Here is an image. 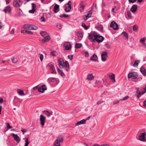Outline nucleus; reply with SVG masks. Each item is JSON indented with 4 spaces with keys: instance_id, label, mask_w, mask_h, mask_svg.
Returning a JSON list of instances; mask_svg holds the SVG:
<instances>
[{
    "instance_id": "nucleus-15",
    "label": "nucleus",
    "mask_w": 146,
    "mask_h": 146,
    "mask_svg": "<svg viewBox=\"0 0 146 146\" xmlns=\"http://www.w3.org/2000/svg\"><path fill=\"white\" fill-rule=\"evenodd\" d=\"M92 11L90 10L88 11V14L83 17V18L85 20H86L88 19L89 18L91 17V15L92 14Z\"/></svg>"
},
{
    "instance_id": "nucleus-27",
    "label": "nucleus",
    "mask_w": 146,
    "mask_h": 146,
    "mask_svg": "<svg viewBox=\"0 0 146 146\" xmlns=\"http://www.w3.org/2000/svg\"><path fill=\"white\" fill-rule=\"evenodd\" d=\"M40 34L42 36H50L45 31L40 32Z\"/></svg>"
},
{
    "instance_id": "nucleus-48",
    "label": "nucleus",
    "mask_w": 146,
    "mask_h": 146,
    "mask_svg": "<svg viewBox=\"0 0 146 146\" xmlns=\"http://www.w3.org/2000/svg\"><path fill=\"white\" fill-rule=\"evenodd\" d=\"M146 92V86H145V87L144 88V90L143 91L140 92L141 93V95H142L143 94H144L145 92Z\"/></svg>"
},
{
    "instance_id": "nucleus-46",
    "label": "nucleus",
    "mask_w": 146,
    "mask_h": 146,
    "mask_svg": "<svg viewBox=\"0 0 146 146\" xmlns=\"http://www.w3.org/2000/svg\"><path fill=\"white\" fill-rule=\"evenodd\" d=\"M93 146H110V145L108 144H102L100 145L98 144H96L93 145Z\"/></svg>"
},
{
    "instance_id": "nucleus-28",
    "label": "nucleus",
    "mask_w": 146,
    "mask_h": 146,
    "mask_svg": "<svg viewBox=\"0 0 146 146\" xmlns=\"http://www.w3.org/2000/svg\"><path fill=\"white\" fill-rule=\"evenodd\" d=\"M140 71L142 74L144 76H146V69L144 68H141Z\"/></svg>"
},
{
    "instance_id": "nucleus-58",
    "label": "nucleus",
    "mask_w": 146,
    "mask_h": 146,
    "mask_svg": "<svg viewBox=\"0 0 146 146\" xmlns=\"http://www.w3.org/2000/svg\"><path fill=\"white\" fill-rule=\"evenodd\" d=\"M68 57L69 59L71 60L73 59V56L72 55H68Z\"/></svg>"
},
{
    "instance_id": "nucleus-61",
    "label": "nucleus",
    "mask_w": 146,
    "mask_h": 146,
    "mask_svg": "<svg viewBox=\"0 0 146 146\" xmlns=\"http://www.w3.org/2000/svg\"><path fill=\"white\" fill-rule=\"evenodd\" d=\"M137 94H136V96L137 97V98H139V97H140L141 96V93H140V92H139L138 93L137 92Z\"/></svg>"
},
{
    "instance_id": "nucleus-53",
    "label": "nucleus",
    "mask_w": 146,
    "mask_h": 146,
    "mask_svg": "<svg viewBox=\"0 0 146 146\" xmlns=\"http://www.w3.org/2000/svg\"><path fill=\"white\" fill-rule=\"evenodd\" d=\"M82 25L83 27H84L86 29H87L88 28V27L86 26V25L84 23H82Z\"/></svg>"
},
{
    "instance_id": "nucleus-41",
    "label": "nucleus",
    "mask_w": 146,
    "mask_h": 146,
    "mask_svg": "<svg viewBox=\"0 0 146 146\" xmlns=\"http://www.w3.org/2000/svg\"><path fill=\"white\" fill-rule=\"evenodd\" d=\"M82 37H75L74 39L77 42H78L82 39Z\"/></svg>"
},
{
    "instance_id": "nucleus-56",
    "label": "nucleus",
    "mask_w": 146,
    "mask_h": 146,
    "mask_svg": "<svg viewBox=\"0 0 146 146\" xmlns=\"http://www.w3.org/2000/svg\"><path fill=\"white\" fill-rule=\"evenodd\" d=\"M106 46L107 48L109 49L110 48H111V45L110 44H107V43L106 44Z\"/></svg>"
},
{
    "instance_id": "nucleus-21",
    "label": "nucleus",
    "mask_w": 146,
    "mask_h": 146,
    "mask_svg": "<svg viewBox=\"0 0 146 146\" xmlns=\"http://www.w3.org/2000/svg\"><path fill=\"white\" fill-rule=\"evenodd\" d=\"M137 8V5H133L131 9V11L133 13H134L136 11Z\"/></svg>"
},
{
    "instance_id": "nucleus-59",
    "label": "nucleus",
    "mask_w": 146,
    "mask_h": 146,
    "mask_svg": "<svg viewBox=\"0 0 146 146\" xmlns=\"http://www.w3.org/2000/svg\"><path fill=\"white\" fill-rule=\"evenodd\" d=\"M21 131L23 132V134L24 135L25 133L27 131V130L23 129H21Z\"/></svg>"
},
{
    "instance_id": "nucleus-34",
    "label": "nucleus",
    "mask_w": 146,
    "mask_h": 146,
    "mask_svg": "<svg viewBox=\"0 0 146 146\" xmlns=\"http://www.w3.org/2000/svg\"><path fill=\"white\" fill-rule=\"evenodd\" d=\"M127 14L129 19H132L133 18V17L131 15V12L129 10L127 11Z\"/></svg>"
},
{
    "instance_id": "nucleus-9",
    "label": "nucleus",
    "mask_w": 146,
    "mask_h": 146,
    "mask_svg": "<svg viewBox=\"0 0 146 146\" xmlns=\"http://www.w3.org/2000/svg\"><path fill=\"white\" fill-rule=\"evenodd\" d=\"M64 47L65 48V50H69L71 48V45L69 42H66L64 44Z\"/></svg>"
},
{
    "instance_id": "nucleus-42",
    "label": "nucleus",
    "mask_w": 146,
    "mask_h": 146,
    "mask_svg": "<svg viewBox=\"0 0 146 146\" xmlns=\"http://www.w3.org/2000/svg\"><path fill=\"white\" fill-rule=\"evenodd\" d=\"M121 35H123L124 36H128V34H127L125 32H122L121 34Z\"/></svg>"
},
{
    "instance_id": "nucleus-14",
    "label": "nucleus",
    "mask_w": 146,
    "mask_h": 146,
    "mask_svg": "<svg viewBox=\"0 0 146 146\" xmlns=\"http://www.w3.org/2000/svg\"><path fill=\"white\" fill-rule=\"evenodd\" d=\"M49 67L51 71V73L56 74V72L54 66L52 64H50V65Z\"/></svg>"
},
{
    "instance_id": "nucleus-38",
    "label": "nucleus",
    "mask_w": 146,
    "mask_h": 146,
    "mask_svg": "<svg viewBox=\"0 0 146 146\" xmlns=\"http://www.w3.org/2000/svg\"><path fill=\"white\" fill-rule=\"evenodd\" d=\"M89 36H101L99 35H98L97 33L94 32V33L92 35V36H91L90 35Z\"/></svg>"
},
{
    "instance_id": "nucleus-11",
    "label": "nucleus",
    "mask_w": 146,
    "mask_h": 146,
    "mask_svg": "<svg viewBox=\"0 0 146 146\" xmlns=\"http://www.w3.org/2000/svg\"><path fill=\"white\" fill-rule=\"evenodd\" d=\"M46 118L42 115H40V123L41 125H44V124Z\"/></svg>"
},
{
    "instance_id": "nucleus-63",
    "label": "nucleus",
    "mask_w": 146,
    "mask_h": 146,
    "mask_svg": "<svg viewBox=\"0 0 146 146\" xmlns=\"http://www.w3.org/2000/svg\"><path fill=\"white\" fill-rule=\"evenodd\" d=\"M78 36H83V35L82 33H78Z\"/></svg>"
},
{
    "instance_id": "nucleus-57",
    "label": "nucleus",
    "mask_w": 146,
    "mask_h": 146,
    "mask_svg": "<svg viewBox=\"0 0 146 146\" xmlns=\"http://www.w3.org/2000/svg\"><path fill=\"white\" fill-rule=\"evenodd\" d=\"M15 29H14V28L12 29L10 32L11 34H13L15 33Z\"/></svg>"
},
{
    "instance_id": "nucleus-13",
    "label": "nucleus",
    "mask_w": 146,
    "mask_h": 146,
    "mask_svg": "<svg viewBox=\"0 0 146 146\" xmlns=\"http://www.w3.org/2000/svg\"><path fill=\"white\" fill-rule=\"evenodd\" d=\"M11 135L13 136L15 140L18 143H19L20 142L21 139L19 137L17 134H15L14 133H12L11 134Z\"/></svg>"
},
{
    "instance_id": "nucleus-26",
    "label": "nucleus",
    "mask_w": 146,
    "mask_h": 146,
    "mask_svg": "<svg viewBox=\"0 0 146 146\" xmlns=\"http://www.w3.org/2000/svg\"><path fill=\"white\" fill-rule=\"evenodd\" d=\"M109 78L112 80L113 83L115 82V75L112 73L110 74L109 76Z\"/></svg>"
},
{
    "instance_id": "nucleus-35",
    "label": "nucleus",
    "mask_w": 146,
    "mask_h": 146,
    "mask_svg": "<svg viewBox=\"0 0 146 146\" xmlns=\"http://www.w3.org/2000/svg\"><path fill=\"white\" fill-rule=\"evenodd\" d=\"M17 92L20 95H25V93L22 90L19 89H18Z\"/></svg>"
},
{
    "instance_id": "nucleus-64",
    "label": "nucleus",
    "mask_w": 146,
    "mask_h": 146,
    "mask_svg": "<svg viewBox=\"0 0 146 146\" xmlns=\"http://www.w3.org/2000/svg\"><path fill=\"white\" fill-rule=\"evenodd\" d=\"M27 30H22L21 31V32L22 33H24L26 34Z\"/></svg>"
},
{
    "instance_id": "nucleus-49",
    "label": "nucleus",
    "mask_w": 146,
    "mask_h": 146,
    "mask_svg": "<svg viewBox=\"0 0 146 146\" xmlns=\"http://www.w3.org/2000/svg\"><path fill=\"white\" fill-rule=\"evenodd\" d=\"M129 98V96H125V97L123 98L120 99V100H119V101L120 100H127V99H128Z\"/></svg>"
},
{
    "instance_id": "nucleus-51",
    "label": "nucleus",
    "mask_w": 146,
    "mask_h": 146,
    "mask_svg": "<svg viewBox=\"0 0 146 146\" xmlns=\"http://www.w3.org/2000/svg\"><path fill=\"white\" fill-rule=\"evenodd\" d=\"M56 51H53L51 52V55L52 56H56Z\"/></svg>"
},
{
    "instance_id": "nucleus-4",
    "label": "nucleus",
    "mask_w": 146,
    "mask_h": 146,
    "mask_svg": "<svg viewBox=\"0 0 146 146\" xmlns=\"http://www.w3.org/2000/svg\"><path fill=\"white\" fill-rule=\"evenodd\" d=\"M63 138L61 136H59L54 143V146H60V143L63 142Z\"/></svg>"
},
{
    "instance_id": "nucleus-24",
    "label": "nucleus",
    "mask_w": 146,
    "mask_h": 146,
    "mask_svg": "<svg viewBox=\"0 0 146 146\" xmlns=\"http://www.w3.org/2000/svg\"><path fill=\"white\" fill-rule=\"evenodd\" d=\"M64 67L65 68V70L67 71L69 69V63L67 61H66L64 63Z\"/></svg>"
},
{
    "instance_id": "nucleus-29",
    "label": "nucleus",
    "mask_w": 146,
    "mask_h": 146,
    "mask_svg": "<svg viewBox=\"0 0 146 146\" xmlns=\"http://www.w3.org/2000/svg\"><path fill=\"white\" fill-rule=\"evenodd\" d=\"M98 59L97 56L95 54H94L90 58V60L93 61H96Z\"/></svg>"
},
{
    "instance_id": "nucleus-19",
    "label": "nucleus",
    "mask_w": 146,
    "mask_h": 146,
    "mask_svg": "<svg viewBox=\"0 0 146 146\" xmlns=\"http://www.w3.org/2000/svg\"><path fill=\"white\" fill-rule=\"evenodd\" d=\"M32 10L29 11V12L30 13H33L35 11V8L36 7L35 5V3H32Z\"/></svg>"
},
{
    "instance_id": "nucleus-5",
    "label": "nucleus",
    "mask_w": 146,
    "mask_h": 146,
    "mask_svg": "<svg viewBox=\"0 0 146 146\" xmlns=\"http://www.w3.org/2000/svg\"><path fill=\"white\" fill-rule=\"evenodd\" d=\"M138 139L141 141H146V132L141 133Z\"/></svg>"
},
{
    "instance_id": "nucleus-2",
    "label": "nucleus",
    "mask_w": 146,
    "mask_h": 146,
    "mask_svg": "<svg viewBox=\"0 0 146 146\" xmlns=\"http://www.w3.org/2000/svg\"><path fill=\"white\" fill-rule=\"evenodd\" d=\"M23 27L24 29L28 30H36L38 29L36 26L29 24L24 25Z\"/></svg>"
},
{
    "instance_id": "nucleus-33",
    "label": "nucleus",
    "mask_w": 146,
    "mask_h": 146,
    "mask_svg": "<svg viewBox=\"0 0 146 146\" xmlns=\"http://www.w3.org/2000/svg\"><path fill=\"white\" fill-rule=\"evenodd\" d=\"M139 62V60H135L134 62V64L133 65V66L135 67H137L138 66Z\"/></svg>"
},
{
    "instance_id": "nucleus-52",
    "label": "nucleus",
    "mask_w": 146,
    "mask_h": 146,
    "mask_svg": "<svg viewBox=\"0 0 146 146\" xmlns=\"http://www.w3.org/2000/svg\"><path fill=\"white\" fill-rule=\"evenodd\" d=\"M7 127L8 128V129H10L12 128V127L11 126L9 123H7Z\"/></svg>"
},
{
    "instance_id": "nucleus-7",
    "label": "nucleus",
    "mask_w": 146,
    "mask_h": 146,
    "mask_svg": "<svg viewBox=\"0 0 146 146\" xmlns=\"http://www.w3.org/2000/svg\"><path fill=\"white\" fill-rule=\"evenodd\" d=\"M23 4V2L20 0H14L13 1V5L14 7H19L21 6Z\"/></svg>"
},
{
    "instance_id": "nucleus-1",
    "label": "nucleus",
    "mask_w": 146,
    "mask_h": 146,
    "mask_svg": "<svg viewBox=\"0 0 146 146\" xmlns=\"http://www.w3.org/2000/svg\"><path fill=\"white\" fill-rule=\"evenodd\" d=\"M88 38L92 42L100 43L104 40V37H88Z\"/></svg>"
},
{
    "instance_id": "nucleus-31",
    "label": "nucleus",
    "mask_w": 146,
    "mask_h": 146,
    "mask_svg": "<svg viewBox=\"0 0 146 146\" xmlns=\"http://www.w3.org/2000/svg\"><path fill=\"white\" fill-rule=\"evenodd\" d=\"M56 79V78L54 77H50L49 78L47 79V82L49 83H50L51 82H54Z\"/></svg>"
},
{
    "instance_id": "nucleus-47",
    "label": "nucleus",
    "mask_w": 146,
    "mask_h": 146,
    "mask_svg": "<svg viewBox=\"0 0 146 146\" xmlns=\"http://www.w3.org/2000/svg\"><path fill=\"white\" fill-rule=\"evenodd\" d=\"M146 92V86H145V87L144 88V90L143 91L140 92L141 93V95H142L143 94H144L145 92Z\"/></svg>"
},
{
    "instance_id": "nucleus-37",
    "label": "nucleus",
    "mask_w": 146,
    "mask_h": 146,
    "mask_svg": "<svg viewBox=\"0 0 146 146\" xmlns=\"http://www.w3.org/2000/svg\"><path fill=\"white\" fill-rule=\"evenodd\" d=\"M59 17H64V18H67L69 17V15L68 14H66L65 13H63V14H61L60 16Z\"/></svg>"
},
{
    "instance_id": "nucleus-25",
    "label": "nucleus",
    "mask_w": 146,
    "mask_h": 146,
    "mask_svg": "<svg viewBox=\"0 0 146 146\" xmlns=\"http://www.w3.org/2000/svg\"><path fill=\"white\" fill-rule=\"evenodd\" d=\"M94 77L93 75L92 74H89L86 79V80H92L94 78Z\"/></svg>"
},
{
    "instance_id": "nucleus-30",
    "label": "nucleus",
    "mask_w": 146,
    "mask_h": 146,
    "mask_svg": "<svg viewBox=\"0 0 146 146\" xmlns=\"http://www.w3.org/2000/svg\"><path fill=\"white\" fill-rule=\"evenodd\" d=\"M58 72L62 77L63 78L65 77V75L64 74L63 71L62 70H60L59 68H58Z\"/></svg>"
},
{
    "instance_id": "nucleus-55",
    "label": "nucleus",
    "mask_w": 146,
    "mask_h": 146,
    "mask_svg": "<svg viewBox=\"0 0 146 146\" xmlns=\"http://www.w3.org/2000/svg\"><path fill=\"white\" fill-rule=\"evenodd\" d=\"M137 0H128V1L130 3H134L137 1Z\"/></svg>"
},
{
    "instance_id": "nucleus-40",
    "label": "nucleus",
    "mask_w": 146,
    "mask_h": 146,
    "mask_svg": "<svg viewBox=\"0 0 146 146\" xmlns=\"http://www.w3.org/2000/svg\"><path fill=\"white\" fill-rule=\"evenodd\" d=\"M30 143V142L28 141V138H27L25 140V146H28L29 144Z\"/></svg>"
},
{
    "instance_id": "nucleus-36",
    "label": "nucleus",
    "mask_w": 146,
    "mask_h": 146,
    "mask_svg": "<svg viewBox=\"0 0 146 146\" xmlns=\"http://www.w3.org/2000/svg\"><path fill=\"white\" fill-rule=\"evenodd\" d=\"M43 112L48 117H49L50 115H52L51 113L49 112L47 110L44 111Z\"/></svg>"
},
{
    "instance_id": "nucleus-22",
    "label": "nucleus",
    "mask_w": 146,
    "mask_h": 146,
    "mask_svg": "<svg viewBox=\"0 0 146 146\" xmlns=\"http://www.w3.org/2000/svg\"><path fill=\"white\" fill-rule=\"evenodd\" d=\"M79 6H80V8L82 9L81 10H80L81 12L83 11L85 7V6L84 4V2L83 1H81L80 2Z\"/></svg>"
},
{
    "instance_id": "nucleus-18",
    "label": "nucleus",
    "mask_w": 146,
    "mask_h": 146,
    "mask_svg": "<svg viewBox=\"0 0 146 146\" xmlns=\"http://www.w3.org/2000/svg\"><path fill=\"white\" fill-rule=\"evenodd\" d=\"M11 10L10 7L9 6H8L5 7L4 11L5 13H10L11 12Z\"/></svg>"
},
{
    "instance_id": "nucleus-10",
    "label": "nucleus",
    "mask_w": 146,
    "mask_h": 146,
    "mask_svg": "<svg viewBox=\"0 0 146 146\" xmlns=\"http://www.w3.org/2000/svg\"><path fill=\"white\" fill-rule=\"evenodd\" d=\"M110 27L114 30L118 29V25L114 21H112L111 22Z\"/></svg>"
},
{
    "instance_id": "nucleus-16",
    "label": "nucleus",
    "mask_w": 146,
    "mask_h": 146,
    "mask_svg": "<svg viewBox=\"0 0 146 146\" xmlns=\"http://www.w3.org/2000/svg\"><path fill=\"white\" fill-rule=\"evenodd\" d=\"M102 60V61H106V58H103V56L107 57V53L106 52H103L101 54Z\"/></svg>"
},
{
    "instance_id": "nucleus-8",
    "label": "nucleus",
    "mask_w": 146,
    "mask_h": 146,
    "mask_svg": "<svg viewBox=\"0 0 146 146\" xmlns=\"http://www.w3.org/2000/svg\"><path fill=\"white\" fill-rule=\"evenodd\" d=\"M58 65L60 68L64 67V62L63 59L62 58H59L58 60Z\"/></svg>"
},
{
    "instance_id": "nucleus-43",
    "label": "nucleus",
    "mask_w": 146,
    "mask_h": 146,
    "mask_svg": "<svg viewBox=\"0 0 146 146\" xmlns=\"http://www.w3.org/2000/svg\"><path fill=\"white\" fill-rule=\"evenodd\" d=\"M12 62L14 63H16L17 61V58L15 57H13L12 58Z\"/></svg>"
},
{
    "instance_id": "nucleus-39",
    "label": "nucleus",
    "mask_w": 146,
    "mask_h": 146,
    "mask_svg": "<svg viewBox=\"0 0 146 146\" xmlns=\"http://www.w3.org/2000/svg\"><path fill=\"white\" fill-rule=\"evenodd\" d=\"M146 39V38H145V37H144V38H141L140 39V42H141L143 44L144 43H145V40Z\"/></svg>"
},
{
    "instance_id": "nucleus-54",
    "label": "nucleus",
    "mask_w": 146,
    "mask_h": 146,
    "mask_svg": "<svg viewBox=\"0 0 146 146\" xmlns=\"http://www.w3.org/2000/svg\"><path fill=\"white\" fill-rule=\"evenodd\" d=\"M85 55L86 57H88L89 56V54L87 51H86L85 52Z\"/></svg>"
},
{
    "instance_id": "nucleus-6",
    "label": "nucleus",
    "mask_w": 146,
    "mask_h": 146,
    "mask_svg": "<svg viewBox=\"0 0 146 146\" xmlns=\"http://www.w3.org/2000/svg\"><path fill=\"white\" fill-rule=\"evenodd\" d=\"M71 2L70 1L65 5V11L66 12H69L71 9Z\"/></svg>"
},
{
    "instance_id": "nucleus-50",
    "label": "nucleus",
    "mask_w": 146,
    "mask_h": 146,
    "mask_svg": "<svg viewBox=\"0 0 146 146\" xmlns=\"http://www.w3.org/2000/svg\"><path fill=\"white\" fill-rule=\"evenodd\" d=\"M39 55L40 56V58L41 61H42L44 58V56L43 54H39Z\"/></svg>"
},
{
    "instance_id": "nucleus-44",
    "label": "nucleus",
    "mask_w": 146,
    "mask_h": 146,
    "mask_svg": "<svg viewBox=\"0 0 146 146\" xmlns=\"http://www.w3.org/2000/svg\"><path fill=\"white\" fill-rule=\"evenodd\" d=\"M97 29L99 31H102L103 30V27L102 25H100L97 27Z\"/></svg>"
},
{
    "instance_id": "nucleus-23",
    "label": "nucleus",
    "mask_w": 146,
    "mask_h": 146,
    "mask_svg": "<svg viewBox=\"0 0 146 146\" xmlns=\"http://www.w3.org/2000/svg\"><path fill=\"white\" fill-rule=\"evenodd\" d=\"M59 10V5L56 4L54 6L53 9V11L55 13H57Z\"/></svg>"
},
{
    "instance_id": "nucleus-3",
    "label": "nucleus",
    "mask_w": 146,
    "mask_h": 146,
    "mask_svg": "<svg viewBox=\"0 0 146 146\" xmlns=\"http://www.w3.org/2000/svg\"><path fill=\"white\" fill-rule=\"evenodd\" d=\"M128 78H131L133 79H138L139 78L137 73L135 72H130L128 74Z\"/></svg>"
},
{
    "instance_id": "nucleus-12",
    "label": "nucleus",
    "mask_w": 146,
    "mask_h": 146,
    "mask_svg": "<svg viewBox=\"0 0 146 146\" xmlns=\"http://www.w3.org/2000/svg\"><path fill=\"white\" fill-rule=\"evenodd\" d=\"M47 90L46 86L44 84L38 88V91L39 92L43 93L44 91Z\"/></svg>"
},
{
    "instance_id": "nucleus-45",
    "label": "nucleus",
    "mask_w": 146,
    "mask_h": 146,
    "mask_svg": "<svg viewBox=\"0 0 146 146\" xmlns=\"http://www.w3.org/2000/svg\"><path fill=\"white\" fill-rule=\"evenodd\" d=\"M133 30L134 31L136 32L137 30V26L135 25H134L133 27Z\"/></svg>"
},
{
    "instance_id": "nucleus-20",
    "label": "nucleus",
    "mask_w": 146,
    "mask_h": 146,
    "mask_svg": "<svg viewBox=\"0 0 146 146\" xmlns=\"http://www.w3.org/2000/svg\"><path fill=\"white\" fill-rule=\"evenodd\" d=\"M50 39V37H44V38L42 39L40 42L41 43H44L47 42Z\"/></svg>"
},
{
    "instance_id": "nucleus-17",
    "label": "nucleus",
    "mask_w": 146,
    "mask_h": 146,
    "mask_svg": "<svg viewBox=\"0 0 146 146\" xmlns=\"http://www.w3.org/2000/svg\"><path fill=\"white\" fill-rule=\"evenodd\" d=\"M86 123V120H85V119H83L77 122L75 124V125L76 126H78L81 124H85Z\"/></svg>"
},
{
    "instance_id": "nucleus-32",
    "label": "nucleus",
    "mask_w": 146,
    "mask_h": 146,
    "mask_svg": "<svg viewBox=\"0 0 146 146\" xmlns=\"http://www.w3.org/2000/svg\"><path fill=\"white\" fill-rule=\"evenodd\" d=\"M82 44L81 43H76L75 45V47L76 48H79L82 46Z\"/></svg>"
},
{
    "instance_id": "nucleus-62",
    "label": "nucleus",
    "mask_w": 146,
    "mask_h": 146,
    "mask_svg": "<svg viewBox=\"0 0 146 146\" xmlns=\"http://www.w3.org/2000/svg\"><path fill=\"white\" fill-rule=\"evenodd\" d=\"M33 34V33L32 31H27L26 34H28L32 35Z\"/></svg>"
},
{
    "instance_id": "nucleus-60",
    "label": "nucleus",
    "mask_w": 146,
    "mask_h": 146,
    "mask_svg": "<svg viewBox=\"0 0 146 146\" xmlns=\"http://www.w3.org/2000/svg\"><path fill=\"white\" fill-rule=\"evenodd\" d=\"M137 94H136V96L137 97V98H139V97H140L141 96V93H140V92H139L138 93L137 92Z\"/></svg>"
}]
</instances>
